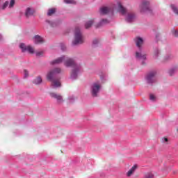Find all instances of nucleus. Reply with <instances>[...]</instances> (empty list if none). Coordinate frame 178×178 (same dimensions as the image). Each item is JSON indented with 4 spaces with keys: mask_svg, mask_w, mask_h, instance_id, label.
Instances as JSON below:
<instances>
[{
    "mask_svg": "<svg viewBox=\"0 0 178 178\" xmlns=\"http://www.w3.org/2000/svg\"><path fill=\"white\" fill-rule=\"evenodd\" d=\"M171 8H172V10H173L174 13H175L176 15H178V9H177V7H176L175 5L172 4L171 5Z\"/></svg>",
    "mask_w": 178,
    "mask_h": 178,
    "instance_id": "nucleus-23",
    "label": "nucleus"
},
{
    "mask_svg": "<svg viewBox=\"0 0 178 178\" xmlns=\"http://www.w3.org/2000/svg\"><path fill=\"white\" fill-rule=\"evenodd\" d=\"M46 23H48V24H49L51 27H55V26H56V23L48 19L46 20Z\"/></svg>",
    "mask_w": 178,
    "mask_h": 178,
    "instance_id": "nucleus-25",
    "label": "nucleus"
},
{
    "mask_svg": "<svg viewBox=\"0 0 178 178\" xmlns=\"http://www.w3.org/2000/svg\"><path fill=\"white\" fill-rule=\"evenodd\" d=\"M134 19H136V15L134 14L129 13L127 15L125 20L127 23H133Z\"/></svg>",
    "mask_w": 178,
    "mask_h": 178,
    "instance_id": "nucleus-12",
    "label": "nucleus"
},
{
    "mask_svg": "<svg viewBox=\"0 0 178 178\" xmlns=\"http://www.w3.org/2000/svg\"><path fill=\"white\" fill-rule=\"evenodd\" d=\"M101 15H108V13H113V8L102 7L100 8Z\"/></svg>",
    "mask_w": 178,
    "mask_h": 178,
    "instance_id": "nucleus-8",
    "label": "nucleus"
},
{
    "mask_svg": "<svg viewBox=\"0 0 178 178\" xmlns=\"http://www.w3.org/2000/svg\"><path fill=\"white\" fill-rule=\"evenodd\" d=\"M159 55H161V50H159L158 48H156L154 49V58H155V59H156L158 58V56H159Z\"/></svg>",
    "mask_w": 178,
    "mask_h": 178,
    "instance_id": "nucleus-21",
    "label": "nucleus"
},
{
    "mask_svg": "<svg viewBox=\"0 0 178 178\" xmlns=\"http://www.w3.org/2000/svg\"><path fill=\"white\" fill-rule=\"evenodd\" d=\"M15 6V0H10L9 8H13Z\"/></svg>",
    "mask_w": 178,
    "mask_h": 178,
    "instance_id": "nucleus-34",
    "label": "nucleus"
},
{
    "mask_svg": "<svg viewBox=\"0 0 178 178\" xmlns=\"http://www.w3.org/2000/svg\"><path fill=\"white\" fill-rule=\"evenodd\" d=\"M64 2L65 3H72V4H75L76 3V1L74 0H64Z\"/></svg>",
    "mask_w": 178,
    "mask_h": 178,
    "instance_id": "nucleus-29",
    "label": "nucleus"
},
{
    "mask_svg": "<svg viewBox=\"0 0 178 178\" xmlns=\"http://www.w3.org/2000/svg\"><path fill=\"white\" fill-rule=\"evenodd\" d=\"M35 10L33 8L28 7L25 10V16L26 17H30L34 15V13Z\"/></svg>",
    "mask_w": 178,
    "mask_h": 178,
    "instance_id": "nucleus-10",
    "label": "nucleus"
},
{
    "mask_svg": "<svg viewBox=\"0 0 178 178\" xmlns=\"http://www.w3.org/2000/svg\"><path fill=\"white\" fill-rule=\"evenodd\" d=\"M60 47L62 51H66V45L63 43H60Z\"/></svg>",
    "mask_w": 178,
    "mask_h": 178,
    "instance_id": "nucleus-32",
    "label": "nucleus"
},
{
    "mask_svg": "<svg viewBox=\"0 0 178 178\" xmlns=\"http://www.w3.org/2000/svg\"><path fill=\"white\" fill-rule=\"evenodd\" d=\"M63 62H64V65L66 67L73 68L70 75V79H72V80H76L79 76V73L81 72V65L76 63L74 59L66 56L59 57L58 58L51 61L50 63L51 65H59V63H62Z\"/></svg>",
    "mask_w": 178,
    "mask_h": 178,
    "instance_id": "nucleus-1",
    "label": "nucleus"
},
{
    "mask_svg": "<svg viewBox=\"0 0 178 178\" xmlns=\"http://www.w3.org/2000/svg\"><path fill=\"white\" fill-rule=\"evenodd\" d=\"M33 41L35 44H42V42H44V39L39 35H36L34 36Z\"/></svg>",
    "mask_w": 178,
    "mask_h": 178,
    "instance_id": "nucleus-15",
    "label": "nucleus"
},
{
    "mask_svg": "<svg viewBox=\"0 0 178 178\" xmlns=\"http://www.w3.org/2000/svg\"><path fill=\"white\" fill-rule=\"evenodd\" d=\"M99 90H101V86L97 83H93L92 86V96L97 97Z\"/></svg>",
    "mask_w": 178,
    "mask_h": 178,
    "instance_id": "nucleus-7",
    "label": "nucleus"
},
{
    "mask_svg": "<svg viewBox=\"0 0 178 178\" xmlns=\"http://www.w3.org/2000/svg\"><path fill=\"white\" fill-rule=\"evenodd\" d=\"M9 6V1H6L2 6L1 8L3 9V10H4V9H6V8H8V6Z\"/></svg>",
    "mask_w": 178,
    "mask_h": 178,
    "instance_id": "nucleus-26",
    "label": "nucleus"
},
{
    "mask_svg": "<svg viewBox=\"0 0 178 178\" xmlns=\"http://www.w3.org/2000/svg\"><path fill=\"white\" fill-rule=\"evenodd\" d=\"M162 141H163V143H168V141H169V140L168 139V138H163L162 139Z\"/></svg>",
    "mask_w": 178,
    "mask_h": 178,
    "instance_id": "nucleus-37",
    "label": "nucleus"
},
{
    "mask_svg": "<svg viewBox=\"0 0 178 178\" xmlns=\"http://www.w3.org/2000/svg\"><path fill=\"white\" fill-rule=\"evenodd\" d=\"M138 166L137 164H135L127 173V176L128 177H130V176H131V175H133L134 173V172H136V170L137 169Z\"/></svg>",
    "mask_w": 178,
    "mask_h": 178,
    "instance_id": "nucleus-16",
    "label": "nucleus"
},
{
    "mask_svg": "<svg viewBox=\"0 0 178 178\" xmlns=\"http://www.w3.org/2000/svg\"><path fill=\"white\" fill-rule=\"evenodd\" d=\"M33 84H41L42 83V79L41 78V76H38L36 79H35L33 81Z\"/></svg>",
    "mask_w": 178,
    "mask_h": 178,
    "instance_id": "nucleus-18",
    "label": "nucleus"
},
{
    "mask_svg": "<svg viewBox=\"0 0 178 178\" xmlns=\"http://www.w3.org/2000/svg\"><path fill=\"white\" fill-rule=\"evenodd\" d=\"M99 44V40L98 39H95L92 41V47H94L95 48L96 47H98V44Z\"/></svg>",
    "mask_w": 178,
    "mask_h": 178,
    "instance_id": "nucleus-24",
    "label": "nucleus"
},
{
    "mask_svg": "<svg viewBox=\"0 0 178 178\" xmlns=\"http://www.w3.org/2000/svg\"><path fill=\"white\" fill-rule=\"evenodd\" d=\"M59 73H60V69L54 68L47 74V80L51 81L52 88H58L61 86L60 82L58 81L59 80V78H58V74H59Z\"/></svg>",
    "mask_w": 178,
    "mask_h": 178,
    "instance_id": "nucleus-2",
    "label": "nucleus"
},
{
    "mask_svg": "<svg viewBox=\"0 0 178 178\" xmlns=\"http://www.w3.org/2000/svg\"><path fill=\"white\" fill-rule=\"evenodd\" d=\"M149 99L150 101H152V102H155V101H156V97H155V95L150 94Z\"/></svg>",
    "mask_w": 178,
    "mask_h": 178,
    "instance_id": "nucleus-27",
    "label": "nucleus"
},
{
    "mask_svg": "<svg viewBox=\"0 0 178 178\" xmlns=\"http://www.w3.org/2000/svg\"><path fill=\"white\" fill-rule=\"evenodd\" d=\"M176 70H177V67H174L172 68H171L169 71H168V74L170 76H173L175 74V73H176Z\"/></svg>",
    "mask_w": 178,
    "mask_h": 178,
    "instance_id": "nucleus-19",
    "label": "nucleus"
},
{
    "mask_svg": "<svg viewBox=\"0 0 178 178\" xmlns=\"http://www.w3.org/2000/svg\"><path fill=\"white\" fill-rule=\"evenodd\" d=\"M19 48L22 49V52H29V54H34V49L31 46H26L24 43L19 44Z\"/></svg>",
    "mask_w": 178,
    "mask_h": 178,
    "instance_id": "nucleus-6",
    "label": "nucleus"
},
{
    "mask_svg": "<svg viewBox=\"0 0 178 178\" xmlns=\"http://www.w3.org/2000/svg\"><path fill=\"white\" fill-rule=\"evenodd\" d=\"M140 9L141 13H145V12H152V10L149 8V1L145 0L142 1Z\"/></svg>",
    "mask_w": 178,
    "mask_h": 178,
    "instance_id": "nucleus-4",
    "label": "nucleus"
},
{
    "mask_svg": "<svg viewBox=\"0 0 178 178\" xmlns=\"http://www.w3.org/2000/svg\"><path fill=\"white\" fill-rule=\"evenodd\" d=\"M36 56H42L44 55V52L42 51H38L35 53Z\"/></svg>",
    "mask_w": 178,
    "mask_h": 178,
    "instance_id": "nucleus-35",
    "label": "nucleus"
},
{
    "mask_svg": "<svg viewBox=\"0 0 178 178\" xmlns=\"http://www.w3.org/2000/svg\"><path fill=\"white\" fill-rule=\"evenodd\" d=\"M155 76H156V72L152 71L149 72L146 76V80L148 84H154L156 79H155Z\"/></svg>",
    "mask_w": 178,
    "mask_h": 178,
    "instance_id": "nucleus-5",
    "label": "nucleus"
},
{
    "mask_svg": "<svg viewBox=\"0 0 178 178\" xmlns=\"http://www.w3.org/2000/svg\"><path fill=\"white\" fill-rule=\"evenodd\" d=\"M100 77H101V79H102V80H103V79H104V78L102 77V76H101Z\"/></svg>",
    "mask_w": 178,
    "mask_h": 178,
    "instance_id": "nucleus-41",
    "label": "nucleus"
},
{
    "mask_svg": "<svg viewBox=\"0 0 178 178\" xmlns=\"http://www.w3.org/2000/svg\"><path fill=\"white\" fill-rule=\"evenodd\" d=\"M56 9L50 8L47 12V16H52V15H54V13H56Z\"/></svg>",
    "mask_w": 178,
    "mask_h": 178,
    "instance_id": "nucleus-22",
    "label": "nucleus"
},
{
    "mask_svg": "<svg viewBox=\"0 0 178 178\" xmlns=\"http://www.w3.org/2000/svg\"><path fill=\"white\" fill-rule=\"evenodd\" d=\"M108 23H109V21H108V19H103L96 25V29H99V27H101L104 24H108Z\"/></svg>",
    "mask_w": 178,
    "mask_h": 178,
    "instance_id": "nucleus-17",
    "label": "nucleus"
},
{
    "mask_svg": "<svg viewBox=\"0 0 178 178\" xmlns=\"http://www.w3.org/2000/svg\"><path fill=\"white\" fill-rule=\"evenodd\" d=\"M160 35L159 33L156 34V39L158 40L159 39Z\"/></svg>",
    "mask_w": 178,
    "mask_h": 178,
    "instance_id": "nucleus-38",
    "label": "nucleus"
},
{
    "mask_svg": "<svg viewBox=\"0 0 178 178\" xmlns=\"http://www.w3.org/2000/svg\"><path fill=\"white\" fill-rule=\"evenodd\" d=\"M172 33L174 37H178V31L177 30L173 29L172 31Z\"/></svg>",
    "mask_w": 178,
    "mask_h": 178,
    "instance_id": "nucleus-31",
    "label": "nucleus"
},
{
    "mask_svg": "<svg viewBox=\"0 0 178 178\" xmlns=\"http://www.w3.org/2000/svg\"><path fill=\"white\" fill-rule=\"evenodd\" d=\"M136 58L138 60H145L147 59V56L141 54V52L136 51Z\"/></svg>",
    "mask_w": 178,
    "mask_h": 178,
    "instance_id": "nucleus-14",
    "label": "nucleus"
},
{
    "mask_svg": "<svg viewBox=\"0 0 178 178\" xmlns=\"http://www.w3.org/2000/svg\"><path fill=\"white\" fill-rule=\"evenodd\" d=\"M145 61H142V65H145Z\"/></svg>",
    "mask_w": 178,
    "mask_h": 178,
    "instance_id": "nucleus-40",
    "label": "nucleus"
},
{
    "mask_svg": "<svg viewBox=\"0 0 178 178\" xmlns=\"http://www.w3.org/2000/svg\"><path fill=\"white\" fill-rule=\"evenodd\" d=\"M83 42H84V40H83V36L81 35L80 28L76 27L74 40L72 41V45H79V44H83Z\"/></svg>",
    "mask_w": 178,
    "mask_h": 178,
    "instance_id": "nucleus-3",
    "label": "nucleus"
},
{
    "mask_svg": "<svg viewBox=\"0 0 178 178\" xmlns=\"http://www.w3.org/2000/svg\"><path fill=\"white\" fill-rule=\"evenodd\" d=\"M2 40V35H0V41Z\"/></svg>",
    "mask_w": 178,
    "mask_h": 178,
    "instance_id": "nucleus-39",
    "label": "nucleus"
},
{
    "mask_svg": "<svg viewBox=\"0 0 178 178\" xmlns=\"http://www.w3.org/2000/svg\"><path fill=\"white\" fill-rule=\"evenodd\" d=\"M145 178H154V174L148 172L145 175Z\"/></svg>",
    "mask_w": 178,
    "mask_h": 178,
    "instance_id": "nucleus-28",
    "label": "nucleus"
},
{
    "mask_svg": "<svg viewBox=\"0 0 178 178\" xmlns=\"http://www.w3.org/2000/svg\"><path fill=\"white\" fill-rule=\"evenodd\" d=\"M118 12L121 13V15H123V16H124L126 13H127L126 8L123 7V6L120 2H118Z\"/></svg>",
    "mask_w": 178,
    "mask_h": 178,
    "instance_id": "nucleus-13",
    "label": "nucleus"
},
{
    "mask_svg": "<svg viewBox=\"0 0 178 178\" xmlns=\"http://www.w3.org/2000/svg\"><path fill=\"white\" fill-rule=\"evenodd\" d=\"M134 41L136 44V47L138 48L139 51H141V45L144 43V40L140 37H137L135 38Z\"/></svg>",
    "mask_w": 178,
    "mask_h": 178,
    "instance_id": "nucleus-11",
    "label": "nucleus"
},
{
    "mask_svg": "<svg viewBox=\"0 0 178 178\" xmlns=\"http://www.w3.org/2000/svg\"><path fill=\"white\" fill-rule=\"evenodd\" d=\"M169 59H172V56L167 55L164 57V60H169Z\"/></svg>",
    "mask_w": 178,
    "mask_h": 178,
    "instance_id": "nucleus-36",
    "label": "nucleus"
},
{
    "mask_svg": "<svg viewBox=\"0 0 178 178\" xmlns=\"http://www.w3.org/2000/svg\"><path fill=\"white\" fill-rule=\"evenodd\" d=\"M93 24H94V20L88 21L85 24V28L90 29V27H91V26H92Z\"/></svg>",
    "mask_w": 178,
    "mask_h": 178,
    "instance_id": "nucleus-20",
    "label": "nucleus"
},
{
    "mask_svg": "<svg viewBox=\"0 0 178 178\" xmlns=\"http://www.w3.org/2000/svg\"><path fill=\"white\" fill-rule=\"evenodd\" d=\"M50 96L51 97V98H54V99H56L57 104H62V102H63V98L61 95L52 92L50 93Z\"/></svg>",
    "mask_w": 178,
    "mask_h": 178,
    "instance_id": "nucleus-9",
    "label": "nucleus"
},
{
    "mask_svg": "<svg viewBox=\"0 0 178 178\" xmlns=\"http://www.w3.org/2000/svg\"><path fill=\"white\" fill-rule=\"evenodd\" d=\"M24 79H26V77H29V71H27V70H24Z\"/></svg>",
    "mask_w": 178,
    "mask_h": 178,
    "instance_id": "nucleus-33",
    "label": "nucleus"
},
{
    "mask_svg": "<svg viewBox=\"0 0 178 178\" xmlns=\"http://www.w3.org/2000/svg\"><path fill=\"white\" fill-rule=\"evenodd\" d=\"M68 100L70 104H73V102H74V96H70Z\"/></svg>",
    "mask_w": 178,
    "mask_h": 178,
    "instance_id": "nucleus-30",
    "label": "nucleus"
}]
</instances>
